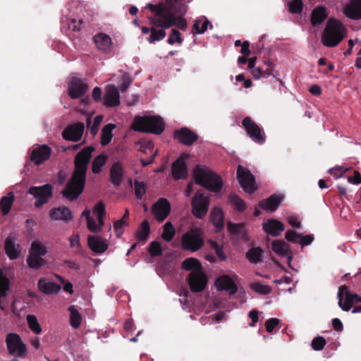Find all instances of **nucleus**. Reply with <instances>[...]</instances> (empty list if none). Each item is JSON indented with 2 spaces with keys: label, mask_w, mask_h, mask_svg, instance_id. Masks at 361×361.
<instances>
[{
  "label": "nucleus",
  "mask_w": 361,
  "mask_h": 361,
  "mask_svg": "<svg viewBox=\"0 0 361 361\" xmlns=\"http://www.w3.org/2000/svg\"><path fill=\"white\" fill-rule=\"evenodd\" d=\"M94 150L93 146H87L75 155L73 172L61 191L63 197L69 201H75L82 193L85 186L88 164Z\"/></svg>",
  "instance_id": "nucleus-1"
},
{
  "label": "nucleus",
  "mask_w": 361,
  "mask_h": 361,
  "mask_svg": "<svg viewBox=\"0 0 361 361\" xmlns=\"http://www.w3.org/2000/svg\"><path fill=\"white\" fill-rule=\"evenodd\" d=\"M146 8L154 13V16L148 18L150 24L161 28H169L176 25L181 30L186 29L187 23L183 18L186 13V7L184 4H176L167 7L163 4L157 5L148 4Z\"/></svg>",
  "instance_id": "nucleus-2"
},
{
  "label": "nucleus",
  "mask_w": 361,
  "mask_h": 361,
  "mask_svg": "<svg viewBox=\"0 0 361 361\" xmlns=\"http://www.w3.org/2000/svg\"><path fill=\"white\" fill-rule=\"evenodd\" d=\"M195 183L213 192H219L223 187V180L209 168L203 165H197L193 169Z\"/></svg>",
  "instance_id": "nucleus-3"
},
{
  "label": "nucleus",
  "mask_w": 361,
  "mask_h": 361,
  "mask_svg": "<svg viewBox=\"0 0 361 361\" xmlns=\"http://www.w3.org/2000/svg\"><path fill=\"white\" fill-rule=\"evenodd\" d=\"M346 30L338 20L330 18L322 35V42L326 47H336L343 39Z\"/></svg>",
  "instance_id": "nucleus-4"
},
{
  "label": "nucleus",
  "mask_w": 361,
  "mask_h": 361,
  "mask_svg": "<svg viewBox=\"0 0 361 361\" xmlns=\"http://www.w3.org/2000/svg\"><path fill=\"white\" fill-rule=\"evenodd\" d=\"M133 128L136 131L160 135L164 130L165 123L159 116H137L134 119Z\"/></svg>",
  "instance_id": "nucleus-5"
},
{
  "label": "nucleus",
  "mask_w": 361,
  "mask_h": 361,
  "mask_svg": "<svg viewBox=\"0 0 361 361\" xmlns=\"http://www.w3.org/2000/svg\"><path fill=\"white\" fill-rule=\"evenodd\" d=\"M181 248L191 252H197L204 245V231L198 227H192L183 234Z\"/></svg>",
  "instance_id": "nucleus-6"
},
{
  "label": "nucleus",
  "mask_w": 361,
  "mask_h": 361,
  "mask_svg": "<svg viewBox=\"0 0 361 361\" xmlns=\"http://www.w3.org/2000/svg\"><path fill=\"white\" fill-rule=\"evenodd\" d=\"M209 204V197L199 190L191 200L192 214L196 218L202 219L208 212Z\"/></svg>",
  "instance_id": "nucleus-7"
},
{
  "label": "nucleus",
  "mask_w": 361,
  "mask_h": 361,
  "mask_svg": "<svg viewBox=\"0 0 361 361\" xmlns=\"http://www.w3.org/2000/svg\"><path fill=\"white\" fill-rule=\"evenodd\" d=\"M242 126L254 142L263 145L266 142V135L263 128L259 126L251 117H245L242 121Z\"/></svg>",
  "instance_id": "nucleus-8"
},
{
  "label": "nucleus",
  "mask_w": 361,
  "mask_h": 361,
  "mask_svg": "<svg viewBox=\"0 0 361 361\" xmlns=\"http://www.w3.org/2000/svg\"><path fill=\"white\" fill-rule=\"evenodd\" d=\"M236 175L241 188L245 192L252 194L257 190L255 178L248 169L239 165L237 168Z\"/></svg>",
  "instance_id": "nucleus-9"
},
{
  "label": "nucleus",
  "mask_w": 361,
  "mask_h": 361,
  "mask_svg": "<svg viewBox=\"0 0 361 361\" xmlns=\"http://www.w3.org/2000/svg\"><path fill=\"white\" fill-rule=\"evenodd\" d=\"M29 194L36 199L35 206L37 208L47 204L53 196V186L47 183L42 186H32L30 188Z\"/></svg>",
  "instance_id": "nucleus-10"
},
{
  "label": "nucleus",
  "mask_w": 361,
  "mask_h": 361,
  "mask_svg": "<svg viewBox=\"0 0 361 361\" xmlns=\"http://www.w3.org/2000/svg\"><path fill=\"white\" fill-rule=\"evenodd\" d=\"M6 343L10 355L18 357L25 355L27 348L18 334L16 333L8 334L6 338Z\"/></svg>",
  "instance_id": "nucleus-11"
},
{
  "label": "nucleus",
  "mask_w": 361,
  "mask_h": 361,
  "mask_svg": "<svg viewBox=\"0 0 361 361\" xmlns=\"http://www.w3.org/2000/svg\"><path fill=\"white\" fill-rule=\"evenodd\" d=\"M338 298L339 307L345 312L349 311L355 303L361 302V296L350 293L346 286L339 288Z\"/></svg>",
  "instance_id": "nucleus-12"
},
{
  "label": "nucleus",
  "mask_w": 361,
  "mask_h": 361,
  "mask_svg": "<svg viewBox=\"0 0 361 361\" xmlns=\"http://www.w3.org/2000/svg\"><path fill=\"white\" fill-rule=\"evenodd\" d=\"M187 281L190 289L193 293L202 292L208 282L207 277L202 271H192L189 274Z\"/></svg>",
  "instance_id": "nucleus-13"
},
{
  "label": "nucleus",
  "mask_w": 361,
  "mask_h": 361,
  "mask_svg": "<svg viewBox=\"0 0 361 361\" xmlns=\"http://www.w3.org/2000/svg\"><path fill=\"white\" fill-rule=\"evenodd\" d=\"M87 90V84L76 77H73L68 84V94L73 99L82 97Z\"/></svg>",
  "instance_id": "nucleus-14"
},
{
  "label": "nucleus",
  "mask_w": 361,
  "mask_h": 361,
  "mask_svg": "<svg viewBox=\"0 0 361 361\" xmlns=\"http://www.w3.org/2000/svg\"><path fill=\"white\" fill-rule=\"evenodd\" d=\"M152 212L158 221H163L171 212V204L169 200L164 197L159 198L153 205Z\"/></svg>",
  "instance_id": "nucleus-15"
},
{
  "label": "nucleus",
  "mask_w": 361,
  "mask_h": 361,
  "mask_svg": "<svg viewBox=\"0 0 361 361\" xmlns=\"http://www.w3.org/2000/svg\"><path fill=\"white\" fill-rule=\"evenodd\" d=\"M173 137L180 143L190 146L198 139V135L188 128L183 127L174 131Z\"/></svg>",
  "instance_id": "nucleus-16"
},
{
  "label": "nucleus",
  "mask_w": 361,
  "mask_h": 361,
  "mask_svg": "<svg viewBox=\"0 0 361 361\" xmlns=\"http://www.w3.org/2000/svg\"><path fill=\"white\" fill-rule=\"evenodd\" d=\"M85 126L82 123H77L66 127L63 133V138L66 140L78 142L79 141L84 133Z\"/></svg>",
  "instance_id": "nucleus-17"
},
{
  "label": "nucleus",
  "mask_w": 361,
  "mask_h": 361,
  "mask_svg": "<svg viewBox=\"0 0 361 361\" xmlns=\"http://www.w3.org/2000/svg\"><path fill=\"white\" fill-rule=\"evenodd\" d=\"M16 238L13 234L7 236L4 241V250L11 260L18 259L21 253V247L16 243Z\"/></svg>",
  "instance_id": "nucleus-18"
},
{
  "label": "nucleus",
  "mask_w": 361,
  "mask_h": 361,
  "mask_svg": "<svg viewBox=\"0 0 361 361\" xmlns=\"http://www.w3.org/2000/svg\"><path fill=\"white\" fill-rule=\"evenodd\" d=\"M51 149L47 145L33 149L30 154V160L35 165H40L48 160L51 156Z\"/></svg>",
  "instance_id": "nucleus-19"
},
{
  "label": "nucleus",
  "mask_w": 361,
  "mask_h": 361,
  "mask_svg": "<svg viewBox=\"0 0 361 361\" xmlns=\"http://www.w3.org/2000/svg\"><path fill=\"white\" fill-rule=\"evenodd\" d=\"M171 176L175 180L186 179L188 167L184 157H178L171 165Z\"/></svg>",
  "instance_id": "nucleus-20"
},
{
  "label": "nucleus",
  "mask_w": 361,
  "mask_h": 361,
  "mask_svg": "<svg viewBox=\"0 0 361 361\" xmlns=\"http://www.w3.org/2000/svg\"><path fill=\"white\" fill-rule=\"evenodd\" d=\"M118 89L114 85H108L104 97V104L108 107H115L120 104Z\"/></svg>",
  "instance_id": "nucleus-21"
},
{
  "label": "nucleus",
  "mask_w": 361,
  "mask_h": 361,
  "mask_svg": "<svg viewBox=\"0 0 361 361\" xmlns=\"http://www.w3.org/2000/svg\"><path fill=\"white\" fill-rule=\"evenodd\" d=\"M283 199V195L273 194L268 198L259 201L258 206L259 208L267 212H274L280 206Z\"/></svg>",
  "instance_id": "nucleus-22"
},
{
  "label": "nucleus",
  "mask_w": 361,
  "mask_h": 361,
  "mask_svg": "<svg viewBox=\"0 0 361 361\" xmlns=\"http://www.w3.org/2000/svg\"><path fill=\"white\" fill-rule=\"evenodd\" d=\"M87 245L90 249L97 254L104 253L109 247L106 240L99 235L88 236Z\"/></svg>",
  "instance_id": "nucleus-23"
},
{
  "label": "nucleus",
  "mask_w": 361,
  "mask_h": 361,
  "mask_svg": "<svg viewBox=\"0 0 361 361\" xmlns=\"http://www.w3.org/2000/svg\"><path fill=\"white\" fill-rule=\"evenodd\" d=\"M218 290H226L229 293L230 295L235 294L238 288L235 282L228 275H223L219 276L215 282Z\"/></svg>",
  "instance_id": "nucleus-24"
},
{
  "label": "nucleus",
  "mask_w": 361,
  "mask_h": 361,
  "mask_svg": "<svg viewBox=\"0 0 361 361\" xmlns=\"http://www.w3.org/2000/svg\"><path fill=\"white\" fill-rule=\"evenodd\" d=\"M49 216L54 221L68 222L73 219L72 212L67 207H59L51 209Z\"/></svg>",
  "instance_id": "nucleus-25"
},
{
  "label": "nucleus",
  "mask_w": 361,
  "mask_h": 361,
  "mask_svg": "<svg viewBox=\"0 0 361 361\" xmlns=\"http://www.w3.org/2000/svg\"><path fill=\"white\" fill-rule=\"evenodd\" d=\"M97 47L104 53H109L112 48L111 38L106 34L98 33L93 37Z\"/></svg>",
  "instance_id": "nucleus-26"
},
{
  "label": "nucleus",
  "mask_w": 361,
  "mask_h": 361,
  "mask_svg": "<svg viewBox=\"0 0 361 361\" xmlns=\"http://www.w3.org/2000/svg\"><path fill=\"white\" fill-rule=\"evenodd\" d=\"M285 226L283 224L276 219H269L266 223L263 224V230L268 234L273 237H276L281 235L283 231Z\"/></svg>",
  "instance_id": "nucleus-27"
},
{
  "label": "nucleus",
  "mask_w": 361,
  "mask_h": 361,
  "mask_svg": "<svg viewBox=\"0 0 361 361\" xmlns=\"http://www.w3.org/2000/svg\"><path fill=\"white\" fill-rule=\"evenodd\" d=\"M124 170L121 161L115 162L110 169V180L115 186H119L123 180Z\"/></svg>",
  "instance_id": "nucleus-28"
},
{
  "label": "nucleus",
  "mask_w": 361,
  "mask_h": 361,
  "mask_svg": "<svg viewBox=\"0 0 361 361\" xmlns=\"http://www.w3.org/2000/svg\"><path fill=\"white\" fill-rule=\"evenodd\" d=\"M344 13L350 19H361V0H350L346 5Z\"/></svg>",
  "instance_id": "nucleus-29"
},
{
  "label": "nucleus",
  "mask_w": 361,
  "mask_h": 361,
  "mask_svg": "<svg viewBox=\"0 0 361 361\" xmlns=\"http://www.w3.org/2000/svg\"><path fill=\"white\" fill-rule=\"evenodd\" d=\"M328 18L326 8L324 6H317L311 13L310 22L313 26L322 24Z\"/></svg>",
  "instance_id": "nucleus-30"
},
{
  "label": "nucleus",
  "mask_w": 361,
  "mask_h": 361,
  "mask_svg": "<svg viewBox=\"0 0 361 361\" xmlns=\"http://www.w3.org/2000/svg\"><path fill=\"white\" fill-rule=\"evenodd\" d=\"M39 290L44 294H56L61 290V286L55 282L47 281L40 279L37 283Z\"/></svg>",
  "instance_id": "nucleus-31"
},
{
  "label": "nucleus",
  "mask_w": 361,
  "mask_h": 361,
  "mask_svg": "<svg viewBox=\"0 0 361 361\" xmlns=\"http://www.w3.org/2000/svg\"><path fill=\"white\" fill-rule=\"evenodd\" d=\"M272 250L281 257L288 256L289 261L292 259V256L290 255V246L288 243L283 240H274L271 244Z\"/></svg>",
  "instance_id": "nucleus-32"
},
{
  "label": "nucleus",
  "mask_w": 361,
  "mask_h": 361,
  "mask_svg": "<svg viewBox=\"0 0 361 361\" xmlns=\"http://www.w3.org/2000/svg\"><path fill=\"white\" fill-rule=\"evenodd\" d=\"M266 68L262 67H257L251 71L252 77L255 80H258L261 78H267L272 75L274 71V63L271 61L265 62Z\"/></svg>",
  "instance_id": "nucleus-33"
},
{
  "label": "nucleus",
  "mask_w": 361,
  "mask_h": 361,
  "mask_svg": "<svg viewBox=\"0 0 361 361\" xmlns=\"http://www.w3.org/2000/svg\"><path fill=\"white\" fill-rule=\"evenodd\" d=\"M264 250L260 247H251L245 253V258L251 264H257L262 262Z\"/></svg>",
  "instance_id": "nucleus-34"
},
{
  "label": "nucleus",
  "mask_w": 361,
  "mask_h": 361,
  "mask_svg": "<svg viewBox=\"0 0 361 361\" xmlns=\"http://www.w3.org/2000/svg\"><path fill=\"white\" fill-rule=\"evenodd\" d=\"M208 25L210 26L211 29L213 28L212 24L206 17L197 18L195 20L192 29V32L194 35L203 34L204 32L207 31Z\"/></svg>",
  "instance_id": "nucleus-35"
},
{
  "label": "nucleus",
  "mask_w": 361,
  "mask_h": 361,
  "mask_svg": "<svg viewBox=\"0 0 361 361\" xmlns=\"http://www.w3.org/2000/svg\"><path fill=\"white\" fill-rule=\"evenodd\" d=\"M228 198L229 203L235 211L243 212L246 209L245 201L236 193L231 192Z\"/></svg>",
  "instance_id": "nucleus-36"
},
{
  "label": "nucleus",
  "mask_w": 361,
  "mask_h": 361,
  "mask_svg": "<svg viewBox=\"0 0 361 361\" xmlns=\"http://www.w3.org/2000/svg\"><path fill=\"white\" fill-rule=\"evenodd\" d=\"M224 216L223 211L219 207L214 208L211 213V222L218 229L221 230L224 226Z\"/></svg>",
  "instance_id": "nucleus-37"
},
{
  "label": "nucleus",
  "mask_w": 361,
  "mask_h": 361,
  "mask_svg": "<svg viewBox=\"0 0 361 361\" xmlns=\"http://www.w3.org/2000/svg\"><path fill=\"white\" fill-rule=\"evenodd\" d=\"M14 202V195L9 192L7 195L3 196L0 200V209L4 216L7 215L11 209Z\"/></svg>",
  "instance_id": "nucleus-38"
},
{
  "label": "nucleus",
  "mask_w": 361,
  "mask_h": 361,
  "mask_svg": "<svg viewBox=\"0 0 361 361\" xmlns=\"http://www.w3.org/2000/svg\"><path fill=\"white\" fill-rule=\"evenodd\" d=\"M181 268L186 271H202V264L200 262L195 258L189 257L183 260L181 264Z\"/></svg>",
  "instance_id": "nucleus-39"
},
{
  "label": "nucleus",
  "mask_w": 361,
  "mask_h": 361,
  "mask_svg": "<svg viewBox=\"0 0 361 361\" xmlns=\"http://www.w3.org/2000/svg\"><path fill=\"white\" fill-rule=\"evenodd\" d=\"M10 289V281L7 276L4 274V272L0 269V308L4 309L2 305L1 298L7 296V292Z\"/></svg>",
  "instance_id": "nucleus-40"
},
{
  "label": "nucleus",
  "mask_w": 361,
  "mask_h": 361,
  "mask_svg": "<svg viewBox=\"0 0 361 361\" xmlns=\"http://www.w3.org/2000/svg\"><path fill=\"white\" fill-rule=\"evenodd\" d=\"M150 233V226L147 220H144L135 233L136 238L140 241L145 242Z\"/></svg>",
  "instance_id": "nucleus-41"
},
{
  "label": "nucleus",
  "mask_w": 361,
  "mask_h": 361,
  "mask_svg": "<svg viewBox=\"0 0 361 361\" xmlns=\"http://www.w3.org/2000/svg\"><path fill=\"white\" fill-rule=\"evenodd\" d=\"M115 127V124L108 123L102 128L100 141L102 145H107L111 141L113 136L112 130Z\"/></svg>",
  "instance_id": "nucleus-42"
},
{
  "label": "nucleus",
  "mask_w": 361,
  "mask_h": 361,
  "mask_svg": "<svg viewBox=\"0 0 361 361\" xmlns=\"http://www.w3.org/2000/svg\"><path fill=\"white\" fill-rule=\"evenodd\" d=\"M151 25H152L151 27V33L147 38V41L152 44L157 41L163 39L166 36V32L164 30L165 28L161 27V29L157 30V27H160L159 26L154 25L153 24Z\"/></svg>",
  "instance_id": "nucleus-43"
},
{
  "label": "nucleus",
  "mask_w": 361,
  "mask_h": 361,
  "mask_svg": "<svg viewBox=\"0 0 361 361\" xmlns=\"http://www.w3.org/2000/svg\"><path fill=\"white\" fill-rule=\"evenodd\" d=\"M68 310L70 312L71 326L74 329H78L82 322L81 314L74 305H71Z\"/></svg>",
  "instance_id": "nucleus-44"
},
{
  "label": "nucleus",
  "mask_w": 361,
  "mask_h": 361,
  "mask_svg": "<svg viewBox=\"0 0 361 361\" xmlns=\"http://www.w3.org/2000/svg\"><path fill=\"white\" fill-rule=\"evenodd\" d=\"M108 157L106 154H101L97 156L92 162V171L94 174L99 173L102 167L106 163Z\"/></svg>",
  "instance_id": "nucleus-45"
},
{
  "label": "nucleus",
  "mask_w": 361,
  "mask_h": 361,
  "mask_svg": "<svg viewBox=\"0 0 361 361\" xmlns=\"http://www.w3.org/2000/svg\"><path fill=\"white\" fill-rule=\"evenodd\" d=\"M27 264L32 269H39L45 264L44 259L42 257L29 254L26 259Z\"/></svg>",
  "instance_id": "nucleus-46"
},
{
  "label": "nucleus",
  "mask_w": 361,
  "mask_h": 361,
  "mask_svg": "<svg viewBox=\"0 0 361 361\" xmlns=\"http://www.w3.org/2000/svg\"><path fill=\"white\" fill-rule=\"evenodd\" d=\"M176 233L175 228L173 224L168 221L164 225V231L161 234L162 238L166 241L170 242L173 238Z\"/></svg>",
  "instance_id": "nucleus-47"
},
{
  "label": "nucleus",
  "mask_w": 361,
  "mask_h": 361,
  "mask_svg": "<svg viewBox=\"0 0 361 361\" xmlns=\"http://www.w3.org/2000/svg\"><path fill=\"white\" fill-rule=\"evenodd\" d=\"M30 254L43 257L47 254V248L37 241H33L31 244Z\"/></svg>",
  "instance_id": "nucleus-48"
},
{
  "label": "nucleus",
  "mask_w": 361,
  "mask_h": 361,
  "mask_svg": "<svg viewBox=\"0 0 361 361\" xmlns=\"http://www.w3.org/2000/svg\"><path fill=\"white\" fill-rule=\"evenodd\" d=\"M27 322L29 328L32 332L36 334H39L42 332V328L35 315L28 314L27 316Z\"/></svg>",
  "instance_id": "nucleus-49"
},
{
  "label": "nucleus",
  "mask_w": 361,
  "mask_h": 361,
  "mask_svg": "<svg viewBox=\"0 0 361 361\" xmlns=\"http://www.w3.org/2000/svg\"><path fill=\"white\" fill-rule=\"evenodd\" d=\"M152 257H157L162 255L163 249L158 241H152L149 243L147 249Z\"/></svg>",
  "instance_id": "nucleus-50"
},
{
  "label": "nucleus",
  "mask_w": 361,
  "mask_h": 361,
  "mask_svg": "<svg viewBox=\"0 0 361 361\" xmlns=\"http://www.w3.org/2000/svg\"><path fill=\"white\" fill-rule=\"evenodd\" d=\"M135 195L137 200H142L146 193V184L142 181L135 180Z\"/></svg>",
  "instance_id": "nucleus-51"
},
{
  "label": "nucleus",
  "mask_w": 361,
  "mask_h": 361,
  "mask_svg": "<svg viewBox=\"0 0 361 361\" xmlns=\"http://www.w3.org/2000/svg\"><path fill=\"white\" fill-rule=\"evenodd\" d=\"M250 288L252 290L255 291L256 293L262 294V295H268L271 293V288L269 286L262 285L259 283L255 282L250 284Z\"/></svg>",
  "instance_id": "nucleus-52"
},
{
  "label": "nucleus",
  "mask_w": 361,
  "mask_h": 361,
  "mask_svg": "<svg viewBox=\"0 0 361 361\" xmlns=\"http://www.w3.org/2000/svg\"><path fill=\"white\" fill-rule=\"evenodd\" d=\"M209 244L210 245V247L213 249L218 257L220 260L224 261L226 259V257L223 251L222 246L219 245L216 241L210 240H209Z\"/></svg>",
  "instance_id": "nucleus-53"
},
{
  "label": "nucleus",
  "mask_w": 361,
  "mask_h": 361,
  "mask_svg": "<svg viewBox=\"0 0 361 361\" xmlns=\"http://www.w3.org/2000/svg\"><path fill=\"white\" fill-rule=\"evenodd\" d=\"M303 3L302 0H291L289 2V11L292 13H300L302 11Z\"/></svg>",
  "instance_id": "nucleus-54"
},
{
  "label": "nucleus",
  "mask_w": 361,
  "mask_h": 361,
  "mask_svg": "<svg viewBox=\"0 0 361 361\" xmlns=\"http://www.w3.org/2000/svg\"><path fill=\"white\" fill-rule=\"evenodd\" d=\"M132 82L133 78L128 73H124L121 77V91L126 92Z\"/></svg>",
  "instance_id": "nucleus-55"
},
{
  "label": "nucleus",
  "mask_w": 361,
  "mask_h": 361,
  "mask_svg": "<svg viewBox=\"0 0 361 361\" xmlns=\"http://www.w3.org/2000/svg\"><path fill=\"white\" fill-rule=\"evenodd\" d=\"M326 340L324 337L317 336L312 341V348L317 351L322 350L326 345Z\"/></svg>",
  "instance_id": "nucleus-56"
},
{
  "label": "nucleus",
  "mask_w": 361,
  "mask_h": 361,
  "mask_svg": "<svg viewBox=\"0 0 361 361\" xmlns=\"http://www.w3.org/2000/svg\"><path fill=\"white\" fill-rule=\"evenodd\" d=\"M167 42L169 44H173L175 42L181 44L183 42V38L180 36V33L176 29H172L171 34L168 38Z\"/></svg>",
  "instance_id": "nucleus-57"
},
{
  "label": "nucleus",
  "mask_w": 361,
  "mask_h": 361,
  "mask_svg": "<svg viewBox=\"0 0 361 361\" xmlns=\"http://www.w3.org/2000/svg\"><path fill=\"white\" fill-rule=\"evenodd\" d=\"M93 213L97 216L106 215L105 205L102 201H99L97 203H96L93 208Z\"/></svg>",
  "instance_id": "nucleus-58"
},
{
  "label": "nucleus",
  "mask_w": 361,
  "mask_h": 361,
  "mask_svg": "<svg viewBox=\"0 0 361 361\" xmlns=\"http://www.w3.org/2000/svg\"><path fill=\"white\" fill-rule=\"evenodd\" d=\"M102 119H103V116L101 115L97 116L94 118L93 123L90 127V133L92 135H95L97 133L99 128L100 123L102 121Z\"/></svg>",
  "instance_id": "nucleus-59"
},
{
  "label": "nucleus",
  "mask_w": 361,
  "mask_h": 361,
  "mask_svg": "<svg viewBox=\"0 0 361 361\" xmlns=\"http://www.w3.org/2000/svg\"><path fill=\"white\" fill-rule=\"evenodd\" d=\"M279 319L276 318H270L265 322L266 330L268 333H271L274 329L279 325Z\"/></svg>",
  "instance_id": "nucleus-60"
},
{
  "label": "nucleus",
  "mask_w": 361,
  "mask_h": 361,
  "mask_svg": "<svg viewBox=\"0 0 361 361\" xmlns=\"http://www.w3.org/2000/svg\"><path fill=\"white\" fill-rule=\"evenodd\" d=\"M285 237L288 241L296 243H299L298 240L300 239V234L296 233L295 231H294L293 230H288L286 233Z\"/></svg>",
  "instance_id": "nucleus-61"
},
{
  "label": "nucleus",
  "mask_w": 361,
  "mask_h": 361,
  "mask_svg": "<svg viewBox=\"0 0 361 361\" xmlns=\"http://www.w3.org/2000/svg\"><path fill=\"white\" fill-rule=\"evenodd\" d=\"M244 225L243 224H228V231L233 234H239L243 229Z\"/></svg>",
  "instance_id": "nucleus-62"
},
{
  "label": "nucleus",
  "mask_w": 361,
  "mask_h": 361,
  "mask_svg": "<svg viewBox=\"0 0 361 361\" xmlns=\"http://www.w3.org/2000/svg\"><path fill=\"white\" fill-rule=\"evenodd\" d=\"M87 225L88 230L92 233H97L101 231L100 226H98L96 221L92 218L87 220Z\"/></svg>",
  "instance_id": "nucleus-63"
},
{
  "label": "nucleus",
  "mask_w": 361,
  "mask_h": 361,
  "mask_svg": "<svg viewBox=\"0 0 361 361\" xmlns=\"http://www.w3.org/2000/svg\"><path fill=\"white\" fill-rule=\"evenodd\" d=\"M345 171L346 169H344L342 166H338L336 168L330 169L329 170V173L331 175H334L336 178L341 177Z\"/></svg>",
  "instance_id": "nucleus-64"
}]
</instances>
